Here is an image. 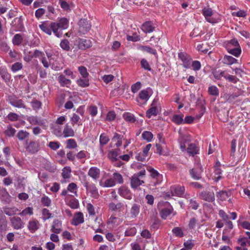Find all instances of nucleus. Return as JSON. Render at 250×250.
<instances>
[{"label": "nucleus", "mask_w": 250, "mask_h": 250, "mask_svg": "<svg viewBox=\"0 0 250 250\" xmlns=\"http://www.w3.org/2000/svg\"><path fill=\"white\" fill-rule=\"evenodd\" d=\"M52 26L54 28V35L61 38L62 36V30L67 29L68 26V21L66 18H62L58 22H53Z\"/></svg>", "instance_id": "1"}, {"label": "nucleus", "mask_w": 250, "mask_h": 250, "mask_svg": "<svg viewBox=\"0 0 250 250\" xmlns=\"http://www.w3.org/2000/svg\"><path fill=\"white\" fill-rule=\"evenodd\" d=\"M26 152L29 154H37L41 149L40 143L39 141L26 140L24 144Z\"/></svg>", "instance_id": "2"}, {"label": "nucleus", "mask_w": 250, "mask_h": 250, "mask_svg": "<svg viewBox=\"0 0 250 250\" xmlns=\"http://www.w3.org/2000/svg\"><path fill=\"white\" fill-rule=\"evenodd\" d=\"M147 170L149 172L150 177V185L153 187H156L160 185L163 180L162 174H160L158 171L151 167H148Z\"/></svg>", "instance_id": "3"}, {"label": "nucleus", "mask_w": 250, "mask_h": 250, "mask_svg": "<svg viewBox=\"0 0 250 250\" xmlns=\"http://www.w3.org/2000/svg\"><path fill=\"white\" fill-rule=\"evenodd\" d=\"M179 136L178 138V143L179 144L180 148L182 151L186 149L187 144H188L191 141V136L187 132H183L181 130L178 131Z\"/></svg>", "instance_id": "4"}, {"label": "nucleus", "mask_w": 250, "mask_h": 250, "mask_svg": "<svg viewBox=\"0 0 250 250\" xmlns=\"http://www.w3.org/2000/svg\"><path fill=\"white\" fill-rule=\"evenodd\" d=\"M83 186L85 188L86 192L90 194L91 197L94 199L99 198L98 190L94 183L84 180L83 182Z\"/></svg>", "instance_id": "5"}, {"label": "nucleus", "mask_w": 250, "mask_h": 250, "mask_svg": "<svg viewBox=\"0 0 250 250\" xmlns=\"http://www.w3.org/2000/svg\"><path fill=\"white\" fill-rule=\"evenodd\" d=\"M178 57L183 62V65L184 68H189L190 67L192 58L191 56L184 52H181L178 53Z\"/></svg>", "instance_id": "6"}, {"label": "nucleus", "mask_w": 250, "mask_h": 250, "mask_svg": "<svg viewBox=\"0 0 250 250\" xmlns=\"http://www.w3.org/2000/svg\"><path fill=\"white\" fill-rule=\"evenodd\" d=\"M64 200L66 205L72 209H77L79 207V201L75 197V195H68L64 196Z\"/></svg>", "instance_id": "7"}, {"label": "nucleus", "mask_w": 250, "mask_h": 250, "mask_svg": "<svg viewBox=\"0 0 250 250\" xmlns=\"http://www.w3.org/2000/svg\"><path fill=\"white\" fill-rule=\"evenodd\" d=\"M79 32L81 34H85L90 29L91 25L86 19H81L78 23Z\"/></svg>", "instance_id": "8"}, {"label": "nucleus", "mask_w": 250, "mask_h": 250, "mask_svg": "<svg viewBox=\"0 0 250 250\" xmlns=\"http://www.w3.org/2000/svg\"><path fill=\"white\" fill-rule=\"evenodd\" d=\"M221 164L220 162L217 161L213 167L214 172L212 176L213 180L216 182H218L223 178L222 170L221 169Z\"/></svg>", "instance_id": "9"}, {"label": "nucleus", "mask_w": 250, "mask_h": 250, "mask_svg": "<svg viewBox=\"0 0 250 250\" xmlns=\"http://www.w3.org/2000/svg\"><path fill=\"white\" fill-rule=\"evenodd\" d=\"M203 172L200 164H196L194 167L189 170L190 176L194 180H199L201 178V174Z\"/></svg>", "instance_id": "10"}, {"label": "nucleus", "mask_w": 250, "mask_h": 250, "mask_svg": "<svg viewBox=\"0 0 250 250\" xmlns=\"http://www.w3.org/2000/svg\"><path fill=\"white\" fill-rule=\"evenodd\" d=\"M202 14L204 15L205 19L208 22L211 23H214L217 22L215 19L211 17L213 15V11L211 8L208 7H205L203 8L202 10Z\"/></svg>", "instance_id": "11"}, {"label": "nucleus", "mask_w": 250, "mask_h": 250, "mask_svg": "<svg viewBox=\"0 0 250 250\" xmlns=\"http://www.w3.org/2000/svg\"><path fill=\"white\" fill-rule=\"evenodd\" d=\"M200 199L208 202L214 201L215 197L213 192L205 190L201 192L199 196Z\"/></svg>", "instance_id": "12"}, {"label": "nucleus", "mask_w": 250, "mask_h": 250, "mask_svg": "<svg viewBox=\"0 0 250 250\" xmlns=\"http://www.w3.org/2000/svg\"><path fill=\"white\" fill-rule=\"evenodd\" d=\"M185 187L179 185H175L170 187L169 191L173 196L181 197L185 192Z\"/></svg>", "instance_id": "13"}, {"label": "nucleus", "mask_w": 250, "mask_h": 250, "mask_svg": "<svg viewBox=\"0 0 250 250\" xmlns=\"http://www.w3.org/2000/svg\"><path fill=\"white\" fill-rule=\"evenodd\" d=\"M53 22H49L48 21H44L39 24V26L41 30L43 32L45 33L48 35H51L52 32L54 33V28L52 27V25Z\"/></svg>", "instance_id": "14"}, {"label": "nucleus", "mask_w": 250, "mask_h": 250, "mask_svg": "<svg viewBox=\"0 0 250 250\" xmlns=\"http://www.w3.org/2000/svg\"><path fill=\"white\" fill-rule=\"evenodd\" d=\"M78 186L75 183H71L69 184L67 188V189H63L61 195V196L68 195V192L69 191L74 194L75 196H78L77 193Z\"/></svg>", "instance_id": "15"}, {"label": "nucleus", "mask_w": 250, "mask_h": 250, "mask_svg": "<svg viewBox=\"0 0 250 250\" xmlns=\"http://www.w3.org/2000/svg\"><path fill=\"white\" fill-rule=\"evenodd\" d=\"M157 102V101L154 100L151 104L150 107L146 111V116L148 118H150L152 116H155L158 114Z\"/></svg>", "instance_id": "16"}, {"label": "nucleus", "mask_w": 250, "mask_h": 250, "mask_svg": "<svg viewBox=\"0 0 250 250\" xmlns=\"http://www.w3.org/2000/svg\"><path fill=\"white\" fill-rule=\"evenodd\" d=\"M8 102L9 103L14 107L23 108H26L25 104L21 99H18L13 97H9Z\"/></svg>", "instance_id": "17"}, {"label": "nucleus", "mask_w": 250, "mask_h": 250, "mask_svg": "<svg viewBox=\"0 0 250 250\" xmlns=\"http://www.w3.org/2000/svg\"><path fill=\"white\" fill-rule=\"evenodd\" d=\"M12 227L16 229H19L23 227L24 224L21 218L14 216L10 218Z\"/></svg>", "instance_id": "18"}, {"label": "nucleus", "mask_w": 250, "mask_h": 250, "mask_svg": "<svg viewBox=\"0 0 250 250\" xmlns=\"http://www.w3.org/2000/svg\"><path fill=\"white\" fill-rule=\"evenodd\" d=\"M155 26L153 22L150 21H146L142 25L141 29L145 33H149L154 31Z\"/></svg>", "instance_id": "19"}, {"label": "nucleus", "mask_w": 250, "mask_h": 250, "mask_svg": "<svg viewBox=\"0 0 250 250\" xmlns=\"http://www.w3.org/2000/svg\"><path fill=\"white\" fill-rule=\"evenodd\" d=\"M119 194L123 198L128 200H130L132 198V193L129 189L125 187L122 186L118 189Z\"/></svg>", "instance_id": "20"}, {"label": "nucleus", "mask_w": 250, "mask_h": 250, "mask_svg": "<svg viewBox=\"0 0 250 250\" xmlns=\"http://www.w3.org/2000/svg\"><path fill=\"white\" fill-rule=\"evenodd\" d=\"M92 42L89 40L79 38L78 40V47L80 49L85 50L92 46Z\"/></svg>", "instance_id": "21"}, {"label": "nucleus", "mask_w": 250, "mask_h": 250, "mask_svg": "<svg viewBox=\"0 0 250 250\" xmlns=\"http://www.w3.org/2000/svg\"><path fill=\"white\" fill-rule=\"evenodd\" d=\"M52 133L57 137H62L63 135L62 126L57 124H52L51 126Z\"/></svg>", "instance_id": "22"}, {"label": "nucleus", "mask_w": 250, "mask_h": 250, "mask_svg": "<svg viewBox=\"0 0 250 250\" xmlns=\"http://www.w3.org/2000/svg\"><path fill=\"white\" fill-rule=\"evenodd\" d=\"M71 168L70 167L66 166L62 168L61 173L62 179L61 181L62 184L66 183V180L69 179L70 178L71 176Z\"/></svg>", "instance_id": "23"}, {"label": "nucleus", "mask_w": 250, "mask_h": 250, "mask_svg": "<svg viewBox=\"0 0 250 250\" xmlns=\"http://www.w3.org/2000/svg\"><path fill=\"white\" fill-rule=\"evenodd\" d=\"M188 153L192 156L199 154V147L195 144L191 143L188 145V147L186 148Z\"/></svg>", "instance_id": "24"}, {"label": "nucleus", "mask_w": 250, "mask_h": 250, "mask_svg": "<svg viewBox=\"0 0 250 250\" xmlns=\"http://www.w3.org/2000/svg\"><path fill=\"white\" fill-rule=\"evenodd\" d=\"M88 175L91 177L93 180H97L100 178V170L96 167H91L88 170Z\"/></svg>", "instance_id": "25"}, {"label": "nucleus", "mask_w": 250, "mask_h": 250, "mask_svg": "<svg viewBox=\"0 0 250 250\" xmlns=\"http://www.w3.org/2000/svg\"><path fill=\"white\" fill-rule=\"evenodd\" d=\"M84 218L83 214L81 212L76 213L72 220L71 224L74 226H78L80 224L83 223Z\"/></svg>", "instance_id": "26"}, {"label": "nucleus", "mask_w": 250, "mask_h": 250, "mask_svg": "<svg viewBox=\"0 0 250 250\" xmlns=\"http://www.w3.org/2000/svg\"><path fill=\"white\" fill-rule=\"evenodd\" d=\"M11 24L15 26L18 31H21L24 28L23 19L21 16L15 18Z\"/></svg>", "instance_id": "27"}, {"label": "nucleus", "mask_w": 250, "mask_h": 250, "mask_svg": "<svg viewBox=\"0 0 250 250\" xmlns=\"http://www.w3.org/2000/svg\"><path fill=\"white\" fill-rule=\"evenodd\" d=\"M0 199L1 201L6 204H8L11 201V196L7 191L6 189L3 188L0 190Z\"/></svg>", "instance_id": "28"}, {"label": "nucleus", "mask_w": 250, "mask_h": 250, "mask_svg": "<svg viewBox=\"0 0 250 250\" xmlns=\"http://www.w3.org/2000/svg\"><path fill=\"white\" fill-rule=\"evenodd\" d=\"M144 183V181L141 180L137 177V175H133L130 180V186L132 188L136 189L138 187Z\"/></svg>", "instance_id": "29"}, {"label": "nucleus", "mask_w": 250, "mask_h": 250, "mask_svg": "<svg viewBox=\"0 0 250 250\" xmlns=\"http://www.w3.org/2000/svg\"><path fill=\"white\" fill-rule=\"evenodd\" d=\"M51 230L54 233H60L62 230V225L61 221H59L58 219L54 220Z\"/></svg>", "instance_id": "30"}, {"label": "nucleus", "mask_w": 250, "mask_h": 250, "mask_svg": "<svg viewBox=\"0 0 250 250\" xmlns=\"http://www.w3.org/2000/svg\"><path fill=\"white\" fill-rule=\"evenodd\" d=\"M75 136V131L70 125L66 124L63 129V138L72 137Z\"/></svg>", "instance_id": "31"}, {"label": "nucleus", "mask_w": 250, "mask_h": 250, "mask_svg": "<svg viewBox=\"0 0 250 250\" xmlns=\"http://www.w3.org/2000/svg\"><path fill=\"white\" fill-rule=\"evenodd\" d=\"M57 80L62 86L68 87L71 83V80L66 78L62 74L58 77Z\"/></svg>", "instance_id": "32"}, {"label": "nucleus", "mask_w": 250, "mask_h": 250, "mask_svg": "<svg viewBox=\"0 0 250 250\" xmlns=\"http://www.w3.org/2000/svg\"><path fill=\"white\" fill-rule=\"evenodd\" d=\"M27 121H28L32 125H42L43 124V120L37 116H30L27 118Z\"/></svg>", "instance_id": "33"}, {"label": "nucleus", "mask_w": 250, "mask_h": 250, "mask_svg": "<svg viewBox=\"0 0 250 250\" xmlns=\"http://www.w3.org/2000/svg\"><path fill=\"white\" fill-rule=\"evenodd\" d=\"M39 225L38 221L36 220H31L28 223V228L30 232L33 233L39 229Z\"/></svg>", "instance_id": "34"}, {"label": "nucleus", "mask_w": 250, "mask_h": 250, "mask_svg": "<svg viewBox=\"0 0 250 250\" xmlns=\"http://www.w3.org/2000/svg\"><path fill=\"white\" fill-rule=\"evenodd\" d=\"M65 148L68 149H75L78 147L77 142L74 139H69L65 141Z\"/></svg>", "instance_id": "35"}, {"label": "nucleus", "mask_w": 250, "mask_h": 250, "mask_svg": "<svg viewBox=\"0 0 250 250\" xmlns=\"http://www.w3.org/2000/svg\"><path fill=\"white\" fill-rule=\"evenodd\" d=\"M173 208L171 206L169 208H165L162 209L160 213L161 218L166 219L173 211Z\"/></svg>", "instance_id": "36"}, {"label": "nucleus", "mask_w": 250, "mask_h": 250, "mask_svg": "<svg viewBox=\"0 0 250 250\" xmlns=\"http://www.w3.org/2000/svg\"><path fill=\"white\" fill-rule=\"evenodd\" d=\"M222 62L228 65H230L234 63H237V60L230 56L225 55L223 59Z\"/></svg>", "instance_id": "37"}, {"label": "nucleus", "mask_w": 250, "mask_h": 250, "mask_svg": "<svg viewBox=\"0 0 250 250\" xmlns=\"http://www.w3.org/2000/svg\"><path fill=\"white\" fill-rule=\"evenodd\" d=\"M71 124L73 126L77 125L78 126L82 125L83 124L82 120L80 118L78 115L74 113L70 119Z\"/></svg>", "instance_id": "38"}, {"label": "nucleus", "mask_w": 250, "mask_h": 250, "mask_svg": "<svg viewBox=\"0 0 250 250\" xmlns=\"http://www.w3.org/2000/svg\"><path fill=\"white\" fill-rule=\"evenodd\" d=\"M123 136L117 133H114V136L112 138V141L115 142V146L117 147H120L122 145V139Z\"/></svg>", "instance_id": "39"}, {"label": "nucleus", "mask_w": 250, "mask_h": 250, "mask_svg": "<svg viewBox=\"0 0 250 250\" xmlns=\"http://www.w3.org/2000/svg\"><path fill=\"white\" fill-rule=\"evenodd\" d=\"M4 213L8 216H12L17 214L19 209L15 207H4L3 208Z\"/></svg>", "instance_id": "40"}, {"label": "nucleus", "mask_w": 250, "mask_h": 250, "mask_svg": "<svg viewBox=\"0 0 250 250\" xmlns=\"http://www.w3.org/2000/svg\"><path fill=\"white\" fill-rule=\"evenodd\" d=\"M108 158L112 162H116L119 159L118 153L116 149H112L107 154Z\"/></svg>", "instance_id": "41"}, {"label": "nucleus", "mask_w": 250, "mask_h": 250, "mask_svg": "<svg viewBox=\"0 0 250 250\" xmlns=\"http://www.w3.org/2000/svg\"><path fill=\"white\" fill-rule=\"evenodd\" d=\"M229 192L222 190L218 192L216 194L217 197L221 201H226L230 196Z\"/></svg>", "instance_id": "42"}, {"label": "nucleus", "mask_w": 250, "mask_h": 250, "mask_svg": "<svg viewBox=\"0 0 250 250\" xmlns=\"http://www.w3.org/2000/svg\"><path fill=\"white\" fill-rule=\"evenodd\" d=\"M197 226L198 227V228H200L202 226V225H200L198 222V220L195 218L193 217L191 218L189 220L188 223V227L189 229L195 230V228Z\"/></svg>", "instance_id": "43"}, {"label": "nucleus", "mask_w": 250, "mask_h": 250, "mask_svg": "<svg viewBox=\"0 0 250 250\" xmlns=\"http://www.w3.org/2000/svg\"><path fill=\"white\" fill-rule=\"evenodd\" d=\"M224 44L226 49L240 46L238 42L236 39H232Z\"/></svg>", "instance_id": "44"}, {"label": "nucleus", "mask_w": 250, "mask_h": 250, "mask_svg": "<svg viewBox=\"0 0 250 250\" xmlns=\"http://www.w3.org/2000/svg\"><path fill=\"white\" fill-rule=\"evenodd\" d=\"M16 132V130L11 125H8L4 130V134L7 137H12L15 136Z\"/></svg>", "instance_id": "45"}, {"label": "nucleus", "mask_w": 250, "mask_h": 250, "mask_svg": "<svg viewBox=\"0 0 250 250\" xmlns=\"http://www.w3.org/2000/svg\"><path fill=\"white\" fill-rule=\"evenodd\" d=\"M228 53L236 57H238L241 53V49L240 46L233 47V48H228L226 49Z\"/></svg>", "instance_id": "46"}, {"label": "nucleus", "mask_w": 250, "mask_h": 250, "mask_svg": "<svg viewBox=\"0 0 250 250\" xmlns=\"http://www.w3.org/2000/svg\"><path fill=\"white\" fill-rule=\"evenodd\" d=\"M123 206L124 204L121 202H119L117 204H115L113 202H111L108 205L109 209L113 211L120 210Z\"/></svg>", "instance_id": "47"}, {"label": "nucleus", "mask_w": 250, "mask_h": 250, "mask_svg": "<svg viewBox=\"0 0 250 250\" xmlns=\"http://www.w3.org/2000/svg\"><path fill=\"white\" fill-rule=\"evenodd\" d=\"M212 73L214 78L217 80H221L222 77H224L225 78V76L226 74L225 71L220 69H214L212 71Z\"/></svg>", "instance_id": "48"}, {"label": "nucleus", "mask_w": 250, "mask_h": 250, "mask_svg": "<svg viewBox=\"0 0 250 250\" xmlns=\"http://www.w3.org/2000/svg\"><path fill=\"white\" fill-rule=\"evenodd\" d=\"M140 206L134 204L130 209V214L133 218L136 217L140 212Z\"/></svg>", "instance_id": "49"}, {"label": "nucleus", "mask_w": 250, "mask_h": 250, "mask_svg": "<svg viewBox=\"0 0 250 250\" xmlns=\"http://www.w3.org/2000/svg\"><path fill=\"white\" fill-rule=\"evenodd\" d=\"M0 75L2 79L5 82L9 81L11 78L10 74L8 72L6 68H2L0 69Z\"/></svg>", "instance_id": "50"}, {"label": "nucleus", "mask_w": 250, "mask_h": 250, "mask_svg": "<svg viewBox=\"0 0 250 250\" xmlns=\"http://www.w3.org/2000/svg\"><path fill=\"white\" fill-rule=\"evenodd\" d=\"M29 135V133L27 131L23 130H20L17 133L16 137L20 141H21L28 138Z\"/></svg>", "instance_id": "51"}, {"label": "nucleus", "mask_w": 250, "mask_h": 250, "mask_svg": "<svg viewBox=\"0 0 250 250\" xmlns=\"http://www.w3.org/2000/svg\"><path fill=\"white\" fill-rule=\"evenodd\" d=\"M124 119L127 122L133 123L136 121V119L134 115L129 112H125L123 114Z\"/></svg>", "instance_id": "52"}, {"label": "nucleus", "mask_w": 250, "mask_h": 250, "mask_svg": "<svg viewBox=\"0 0 250 250\" xmlns=\"http://www.w3.org/2000/svg\"><path fill=\"white\" fill-rule=\"evenodd\" d=\"M23 41V38L21 34H16L12 39V43L14 45H20Z\"/></svg>", "instance_id": "53"}, {"label": "nucleus", "mask_w": 250, "mask_h": 250, "mask_svg": "<svg viewBox=\"0 0 250 250\" xmlns=\"http://www.w3.org/2000/svg\"><path fill=\"white\" fill-rule=\"evenodd\" d=\"M140 50L155 56L157 55L156 50L148 46H142L140 47Z\"/></svg>", "instance_id": "54"}, {"label": "nucleus", "mask_w": 250, "mask_h": 250, "mask_svg": "<svg viewBox=\"0 0 250 250\" xmlns=\"http://www.w3.org/2000/svg\"><path fill=\"white\" fill-rule=\"evenodd\" d=\"M139 97L140 100L144 101L146 103L149 99L150 95L147 90H143L139 93Z\"/></svg>", "instance_id": "55"}, {"label": "nucleus", "mask_w": 250, "mask_h": 250, "mask_svg": "<svg viewBox=\"0 0 250 250\" xmlns=\"http://www.w3.org/2000/svg\"><path fill=\"white\" fill-rule=\"evenodd\" d=\"M239 96V95L238 94L235 93L231 94H226L225 95V97L228 102L234 103Z\"/></svg>", "instance_id": "56"}, {"label": "nucleus", "mask_w": 250, "mask_h": 250, "mask_svg": "<svg viewBox=\"0 0 250 250\" xmlns=\"http://www.w3.org/2000/svg\"><path fill=\"white\" fill-rule=\"evenodd\" d=\"M77 84L81 87H86L89 85V80L88 79L80 78L77 81Z\"/></svg>", "instance_id": "57"}, {"label": "nucleus", "mask_w": 250, "mask_h": 250, "mask_svg": "<svg viewBox=\"0 0 250 250\" xmlns=\"http://www.w3.org/2000/svg\"><path fill=\"white\" fill-rule=\"evenodd\" d=\"M100 145L101 147L106 145L109 141V137L104 133H102L100 136Z\"/></svg>", "instance_id": "58"}, {"label": "nucleus", "mask_w": 250, "mask_h": 250, "mask_svg": "<svg viewBox=\"0 0 250 250\" xmlns=\"http://www.w3.org/2000/svg\"><path fill=\"white\" fill-rule=\"evenodd\" d=\"M60 47L64 50L68 51L70 49L69 42L67 39L62 40L60 44Z\"/></svg>", "instance_id": "59"}, {"label": "nucleus", "mask_w": 250, "mask_h": 250, "mask_svg": "<svg viewBox=\"0 0 250 250\" xmlns=\"http://www.w3.org/2000/svg\"><path fill=\"white\" fill-rule=\"evenodd\" d=\"M41 203L44 207H49L51 204V200L45 195H43L41 198Z\"/></svg>", "instance_id": "60"}, {"label": "nucleus", "mask_w": 250, "mask_h": 250, "mask_svg": "<svg viewBox=\"0 0 250 250\" xmlns=\"http://www.w3.org/2000/svg\"><path fill=\"white\" fill-rule=\"evenodd\" d=\"M188 207L192 209L196 210L199 207L198 202L194 199H190L188 201Z\"/></svg>", "instance_id": "61"}, {"label": "nucleus", "mask_w": 250, "mask_h": 250, "mask_svg": "<svg viewBox=\"0 0 250 250\" xmlns=\"http://www.w3.org/2000/svg\"><path fill=\"white\" fill-rule=\"evenodd\" d=\"M33 208L32 207H27L23 209L19 215L21 216H24L26 215H32L33 214Z\"/></svg>", "instance_id": "62"}, {"label": "nucleus", "mask_w": 250, "mask_h": 250, "mask_svg": "<svg viewBox=\"0 0 250 250\" xmlns=\"http://www.w3.org/2000/svg\"><path fill=\"white\" fill-rule=\"evenodd\" d=\"M153 137V134L151 132L148 131H144L142 134V138L148 142L151 141Z\"/></svg>", "instance_id": "63"}, {"label": "nucleus", "mask_w": 250, "mask_h": 250, "mask_svg": "<svg viewBox=\"0 0 250 250\" xmlns=\"http://www.w3.org/2000/svg\"><path fill=\"white\" fill-rule=\"evenodd\" d=\"M208 93L212 96H218L219 91L218 88L214 85L210 86L208 88Z\"/></svg>", "instance_id": "64"}]
</instances>
